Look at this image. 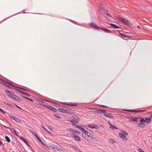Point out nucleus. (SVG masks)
<instances>
[{
  "label": "nucleus",
  "instance_id": "nucleus-1",
  "mask_svg": "<svg viewBox=\"0 0 152 152\" xmlns=\"http://www.w3.org/2000/svg\"><path fill=\"white\" fill-rule=\"evenodd\" d=\"M82 132H83L82 133V135L84 138L90 140H93V137L88 134V132L87 131L84 129Z\"/></svg>",
  "mask_w": 152,
  "mask_h": 152
},
{
  "label": "nucleus",
  "instance_id": "nucleus-2",
  "mask_svg": "<svg viewBox=\"0 0 152 152\" xmlns=\"http://www.w3.org/2000/svg\"><path fill=\"white\" fill-rule=\"evenodd\" d=\"M69 121L72 123V125H74L75 124H77L79 121V118L76 115H73L70 118Z\"/></svg>",
  "mask_w": 152,
  "mask_h": 152
},
{
  "label": "nucleus",
  "instance_id": "nucleus-3",
  "mask_svg": "<svg viewBox=\"0 0 152 152\" xmlns=\"http://www.w3.org/2000/svg\"><path fill=\"white\" fill-rule=\"evenodd\" d=\"M117 18L119 20L125 24L126 25H129V21L126 19H124L119 16Z\"/></svg>",
  "mask_w": 152,
  "mask_h": 152
},
{
  "label": "nucleus",
  "instance_id": "nucleus-4",
  "mask_svg": "<svg viewBox=\"0 0 152 152\" xmlns=\"http://www.w3.org/2000/svg\"><path fill=\"white\" fill-rule=\"evenodd\" d=\"M58 110L60 112L63 113H69L72 114V112L70 111V110H66L64 109H62L61 108H59L58 109Z\"/></svg>",
  "mask_w": 152,
  "mask_h": 152
},
{
  "label": "nucleus",
  "instance_id": "nucleus-5",
  "mask_svg": "<svg viewBox=\"0 0 152 152\" xmlns=\"http://www.w3.org/2000/svg\"><path fill=\"white\" fill-rule=\"evenodd\" d=\"M42 105L44 106L45 107H46L48 109H50V110L52 111H53L54 112H57L56 109L55 108L53 107H52L51 106L47 105H43V104H42Z\"/></svg>",
  "mask_w": 152,
  "mask_h": 152
},
{
  "label": "nucleus",
  "instance_id": "nucleus-6",
  "mask_svg": "<svg viewBox=\"0 0 152 152\" xmlns=\"http://www.w3.org/2000/svg\"><path fill=\"white\" fill-rule=\"evenodd\" d=\"M72 137L73 138H74L75 140L78 141H80L81 140L79 136L77 134H72L71 135Z\"/></svg>",
  "mask_w": 152,
  "mask_h": 152
},
{
  "label": "nucleus",
  "instance_id": "nucleus-7",
  "mask_svg": "<svg viewBox=\"0 0 152 152\" xmlns=\"http://www.w3.org/2000/svg\"><path fill=\"white\" fill-rule=\"evenodd\" d=\"M10 98L19 102H20L21 101V99L20 98L13 94H12V95Z\"/></svg>",
  "mask_w": 152,
  "mask_h": 152
},
{
  "label": "nucleus",
  "instance_id": "nucleus-8",
  "mask_svg": "<svg viewBox=\"0 0 152 152\" xmlns=\"http://www.w3.org/2000/svg\"><path fill=\"white\" fill-rule=\"evenodd\" d=\"M89 25L92 27L97 30L100 29V27H99L96 24L94 23H89Z\"/></svg>",
  "mask_w": 152,
  "mask_h": 152
},
{
  "label": "nucleus",
  "instance_id": "nucleus-9",
  "mask_svg": "<svg viewBox=\"0 0 152 152\" xmlns=\"http://www.w3.org/2000/svg\"><path fill=\"white\" fill-rule=\"evenodd\" d=\"M119 135L120 137L125 140H127V138L124 134L123 133H119Z\"/></svg>",
  "mask_w": 152,
  "mask_h": 152
},
{
  "label": "nucleus",
  "instance_id": "nucleus-10",
  "mask_svg": "<svg viewBox=\"0 0 152 152\" xmlns=\"http://www.w3.org/2000/svg\"><path fill=\"white\" fill-rule=\"evenodd\" d=\"M104 116L110 118H114V116H113L111 114L108 113L106 112L104 113Z\"/></svg>",
  "mask_w": 152,
  "mask_h": 152
},
{
  "label": "nucleus",
  "instance_id": "nucleus-11",
  "mask_svg": "<svg viewBox=\"0 0 152 152\" xmlns=\"http://www.w3.org/2000/svg\"><path fill=\"white\" fill-rule=\"evenodd\" d=\"M87 126L89 128L92 129H98V127L97 125L94 124H88L87 125Z\"/></svg>",
  "mask_w": 152,
  "mask_h": 152
},
{
  "label": "nucleus",
  "instance_id": "nucleus-12",
  "mask_svg": "<svg viewBox=\"0 0 152 152\" xmlns=\"http://www.w3.org/2000/svg\"><path fill=\"white\" fill-rule=\"evenodd\" d=\"M1 84H3L5 86H7V87L10 88V86L9 85H10L12 86H13L14 87H15V86H13V85L12 84H10L8 82H6V83H3V82H1Z\"/></svg>",
  "mask_w": 152,
  "mask_h": 152
},
{
  "label": "nucleus",
  "instance_id": "nucleus-13",
  "mask_svg": "<svg viewBox=\"0 0 152 152\" xmlns=\"http://www.w3.org/2000/svg\"><path fill=\"white\" fill-rule=\"evenodd\" d=\"M145 124H148L150 123L151 121V119L150 118H143Z\"/></svg>",
  "mask_w": 152,
  "mask_h": 152
},
{
  "label": "nucleus",
  "instance_id": "nucleus-14",
  "mask_svg": "<svg viewBox=\"0 0 152 152\" xmlns=\"http://www.w3.org/2000/svg\"><path fill=\"white\" fill-rule=\"evenodd\" d=\"M139 121L141 123V128L145 127V125L144 123V121L143 119V118L140 117Z\"/></svg>",
  "mask_w": 152,
  "mask_h": 152
},
{
  "label": "nucleus",
  "instance_id": "nucleus-15",
  "mask_svg": "<svg viewBox=\"0 0 152 152\" xmlns=\"http://www.w3.org/2000/svg\"><path fill=\"white\" fill-rule=\"evenodd\" d=\"M20 139L21 140H22L26 144V145L28 146V147H30L31 146L29 145V144L28 143V141L26 139H24L23 137H20Z\"/></svg>",
  "mask_w": 152,
  "mask_h": 152
},
{
  "label": "nucleus",
  "instance_id": "nucleus-16",
  "mask_svg": "<svg viewBox=\"0 0 152 152\" xmlns=\"http://www.w3.org/2000/svg\"><path fill=\"white\" fill-rule=\"evenodd\" d=\"M140 117L138 118L136 117L133 118L132 117L129 118H130V122H132L134 121L135 122H138L139 121V119H140Z\"/></svg>",
  "mask_w": 152,
  "mask_h": 152
},
{
  "label": "nucleus",
  "instance_id": "nucleus-17",
  "mask_svg": "<svg viewBox=\"0 0 152 152\" xmlns=\"http://www.w3.org/2000/svg\"><path fill=\"white\" fill-rule=\"evenodd\" d=\"M108 124L109 125V127L112 129H117L118 128L114 124H112L110 122H108Z\"/></svg>",
  "mask_w": 152,
  "mask_h": 152
},
{
  "label": "nucleus",
  "instance_id": "nucleus-18",
  "mask_svg": "<svg viewBox=\"0 0 152 152\" xmlns=\"http://www.w3.org/2000/svg\"><path fill=\"white\" fill-rule=\"evenodd\" d=\"M16 90L18 91L19 92H20V93L21 94H23L25 95L26 96H30V94L27 93L19 90Z\"/></svg>",
  "mask_w": 152,
  "mask_h": 152
},
{
  "label": "nucleus",
  "instance_id": "nucleus-19",
  "mask_svg": "<svg viewBox=\"0 0 152 152\" xmlns=\"http://www.w3.org/2000/svg\"><path fill=\"white\" fill-rule=\"evenodd\" d=\"M100 29L103 30V31H104L105 32V33H112V32L111 31H110V30L107 29V28H100Z\"/></svg>",
  "mask_w": 152,
  "mask_h": 152
},
{
  "label": "nucleus",
  "instance_id": "nucleus-20",
  "mask_svg": "<svg viewBox=\"0 0 152 152\" xmlns=\"http://www.w3.org/2000/svg\"><path fill=\"white\" fill-rule=\"evenodd\" d=\"M74 126H76V127L79 130H81L82 132L84 129V127L86 128V127L85 126H83V127H81V126H80L79 125H77L74 124Z\"/></svg>",
  "mask_w": 152,
  "mask_h": 152
},
{
  "label": "nucleus",
  "instance_id": "nucleus-21",
  "mask_svg": "<svg viewBox=\"0 0 152 152\" xmlns=\"http://www.w3.org/2000/svg\"><path fill=\"white\" fill-rule=\"evenodd\" d=\"M69 131L71 132H72L74 133H77L78 134H81V132L77 130H74L72 128H70L69 129Z\"/></svg>",
  "mask_w": 152,
  "mask_h": 152
},
{
  "label": "nucleus",
  "instance_id": "nucleus-22",
  "mask_svg": "<svg viewBox=\"0 0 152 152\" xmlns=\"http://www.w3.org/2000/svg\"><path fill=\"white\" fill-rule=\"evenodd\" d=\"M5 93L7 95H8L10 97H11L12 94H13V93H12L11 92L6 90H5Z\"/></svg>",
  "mask_w": 152,
  "mask_h": 152
},
{
  "label": "nucleus",
  "instance_id": "nucleus-23",
  "mask_svg": "<svg viewBox=\"0 0 152 152\" xmlns=\"http://www.w3.org/2000/svg\"><path fill=\"white\" fill-rule=\"evenodd\" d=\"M106 111V110H105L98 109L97 110V112L98 113L101 114L103 113L104 114Z\"/></svg>",
  "mask_w": 152,
  "mask_h": 152
},
{
  "label": "nucleus",
  "instance_id": "nucleus-24",
  "mask_svg": "<svg viewBox=\"0 0 152 152\" xmlns=\"http://www.w3.org/2000/svg\"><path fill=\"white\" fill-rule=\"evenodd\" d=\"M44 101H46V102H48L47 100H44V99H37V101L39 102V103H44Z\"/></svg>",
  "mask_w": 152,
  "mask_h": 152
},
{
  "label": "nucleus",
  "instance_id": "nucleus-25",
  "mask_svg": "<svg viewBox=\"0 0 152 152\" xmlns=\"http://www.w3.org/2000/svg\"><path fill=\"white\" fill-rule=\"evenodd\" d=\"M109 25H110V26H111L113 27H114L115 28H120V27H119L118 26L115 25V24H112V23H110L109 24Z\"/></svg>",
  "mask_w": 152,
  "mask_h": 152
},
{
  "label": "nucleus",
  "instance_id": "nucleus-26",
  "mask_svg": "<svg viewBox=\"0 0 152 152\" xmlns=\"http://www.w3.org/2000/svg\"><path fill=\"white\" fill-rule=\"evenodd\" d=\"M42 127L48 134H50L51 132L49 131L43 125L41 126Z\"/></svg>",
  "mask_w": 152,
  "mask_h": 152
},
{
  "label": "nucleus",
  "instance_id": "nucleus-27",
  "mask_svg": "<svg viewBox=\"0 0 152 152\" xmlns=\"http://www.w3.org/2000/svg\"><path fill=\"white\" fill-rule=\"evenodd\" d=\"M11 131L12 132V133L15 134L18 137V136L16 133V131L15 129H14L13 128L11 129Z\"/></svg>",
  "mask_w": 152,
  "mask_h": 152
},
{
  "label": "nucleus",
  "instance_id": "nucleus-28",
  "mask_svg": "<svg viewBox=\"0 0 152 152\" xmlns=\"http://www.w3.org/2000/svg\"><path fill=\"white\" fill-rule=\"evenodd\" d=\"M39 142L46 149L48 148H48V146L45 145L42 141V140H39Z\"/></svg>",
  "mask_w": 152,
  "mask_h": 152
},
{
  "label": "nucleus",
  "instance_id": "nucleus-29",
  "mask_svg": "<svg viewBox=\"0 0 152 152\" xmlns=\"http://www.w3.org/2000/svg\"><path fill=\"white\" fill-rule=\"evenodd\" d=\"M109 141L110 143H112V144L116 143V141L115 140L113 139L109 140Z\"/></svg>",
  "mask_w": 152,
  "mask_h": 152
},
{
  "label": "nucleus",
  "instance_id": "nucleus-30",
  "mask_svg": "<svg viewBox=\"0 0 152 152\" xmlns=\"http://www.w3.org/2000/svg\"><path fill=\"white\" fill-rule=\"evenodd\" d=\"M119 34L120 35H121V37L123 38L124 39V38L123 37L126 38V37H128L127 36V35L126 34H123L122 33H119Z\"/></svg>",
  "mask_w": 152,
  "mask_h": 152
},
{
  "label": "nucleus",
  "instance_id": "nucleus-31",
  "mask_svg": "<svg viewBox=\"0 0 152 152\" xmlns=\"http://www.w3.org/2000/svg\"><path fill=\"white\" fill-rule=\"evenodd\" d=\"M49 145L52 149H56V145H53L52 143H50Z\"/></svg>",
  "mask_w": 152,
  "mask_h": 152
},
{
  "label": "nucleus",
  "instance_id": "nucleus-32",
  "mask_svg": "<svg viewBox=\"0 0 152 152\" xmlns=\"http://www.w3.org/2000/svg\"><path fill=\"white\" fill-rule=\"evenodd\" d=\"M5 140H6L8 142H10V138L9 137H8L7 136H6L5 137Z\"/></svg>",
  "mask_w": 152,
  "mask_h": 152
},
{
  "label": "nucleus",
  "instance_id": "nucleus-33",
  "mask_svg": "<svg viewBox=\"0 0 152 152\" xmlns=\"http://www.w3.org/2000/svg\"><path fill=\"white\" fill-rule=\"evenodd\" d=\"M58 151H62V149L59 147L56 146V148Z\"/></svg>",
  "mask_w": 152,
  "mask_h": 152
},
{
  "label": "nucleus",
  "instance_id": "nucleus-34",
  "mask_svg": "<svg viewBox=\"0 0 152 152\" xmlns=\"http://www.w3.org/2000/svg\"><path fill=\"white\" fill-rule=\"evenodd\" d=\"M15 87L18 88H19L21 90H23L24 91H28L26 89H25V88H19V87Z\"/></svg>",
  "mask_w": 152,
  "mask_h": 152
},
{
  "label": "nucleus",
  "instance_id": "nucleus-35",
  "mask_svg": "<svg viewBox=\"0 0 152 152\" xmlns=\"http://www.w3.org/2000/svg\"><path fill=\"white\" fill-rule=\"evenodd\" d=\"M54 115L57 118L60 119L61 118V117L60 116H59L58 114H54Z\"/></svg>",
  "mask_w": 152,
  "mask_h": 152
},
{
  "label": "nucleus",
  "instance_id": "nucleus-36",
  "mask_svg": "<svg viewBox=\"0 0 152 152\" xmlns=\"http://www.w3.org/2000/svg\"><path fill=\"white\" fill-rule=\"evenodd\" d=\"M3 103L4 104H5L6 105H7L9 107H11L12 106L11 104H10L7 103L5 102H3Z\"/></svg>",
  "mask_w": 152,
  "mask_h": 152
},
{
  "label": "nucleus",
  "instance_id": "nucleus-37",
  "mask_svg": "<svg viewBox=\"0 0 152 152\" xmlns=\"http://www.w3.org/2000/svg\"><path fill=\"white\" fill-rule=\"evenodd\" d=\"M63 104H66L67 105H70V106H77V104H66V103H63Z\"/></svg>",
  "mask_w": 152,
  "mask_h": 152
},
{
  "label": "nucleus",
  "instance_id": "nucleus-38",
  "mask_svg": "<svg viewBox=\"0 0 152 152\" xmlns=\"http://www.w3.org/2000/svg\"><path fill=\"white\" fill-rule=\"evenodd\" d=\"M9 117L12 118V119L13 120L14 119H15V117L13 116H12V115H9Z\"/></svg>",
  "mask_w": 152,
  "mask_h": 152
},
{
  "label": "nucleus",
  "instance_id": "nucleus-39",
  "mask_svg": "<svg viewBox=\"0 0 152 152\" xmlns=\"http://www.w3.org/2000/svg\"><path fill=\"white\" fill-rule=\"evenodd\" d=\"M13 120H14L16 122H18L20 121L19 120L18 118H15V119H14Z\"/></svg>",
  "mask_w": 152,
  "mask_h": 152
},
{
  "label": "nucleus",
  "instance_id": "nucleus-40",
  "mask_svg": "<svg viewBox=\"0 0 152 152\" xmlns=\"http://www.w3.org/2000/svg\"><path fill=\"white\" fill-rule=\"evenodd\" d=\"M130 110V112H132L136 113V112H139V111H137V110Z\"/></svg>",
  "mask_w": 152,
  "mask_h": 152
},
{
  "label": "nucleus",
  "instance_id": "nucleus-41",
  "mask_svg": "<svg viewBox=\"0 0 152 152\" xmlns=\"http://www.w3.org/2000/svg\"><path fill=\"white\" fill-rule=\"evenodd\" d=\"M35 136L36 138L38 139L39 141V140H41L37 134H35Z\"/></svg>",
  "mask_w": 152,
  "mask_h": 152
},
{
  "label": "nucleus",
  "instance_id": "nucleus-42",
  "mask_svg": "<svg viewBox=\"0 0 152 152\" xmlns=\"http://www.w3.org/2000/svg\"><path fill=\"white\" fill-rule=\"evenodd\" d=\"M137 127H141V123H139V124H138L137 125Z\"/></svg>",
  "mask_w": 152,
  "mask_h": 152
},
{
  "label": "nucleus",
  "instance_id": "nucleus-43",
  "mask_svg": "<svg viewBox=\"0 0 152 152\" xmlns=\"http://www.w3.org/2000/svg\"><path fill=\"white\" fill-rule=\"evenodd\" d=\"M0 111L1 112H2V113H3L4 114H5L6 113V112L4 110H3L2 109L0 108Z\"/></svg>",
  "mask_w": 152,
  "mask_h": 152
},
{
  "label": "nucleus",
  "instance_id": "nucleus-44",
  "mask_svg": "<svg viewBox=\"0 0 152 152\" xmlns=\"http://www.w3.org/2000/svg\"><path fill=\"white\" fill-rule=\"evenodd\" d=\"M138 151L139 152H145L141 148H139L138 150Z\"/></svg>",
  "mask_w": 152,
  "mask_h": 152
},
{
  "label": "nucleus",
  "instance_id": "nucleus-45",
  "mask_svg": "<svg viewBox=\"0 0 152 152\" xmlns=\"http://www.w3.org/2000/svg\"><path fill=\"white\" fill-rule=\"evenodd\" d=\"M73 148H74L75 149L77 150L78 151V150H79L78 148H77V147L76 146H74L73 147Z\"/></svg>",
  "mask_w": 152,
  "mask_h": 152
},
{
  "label": "nucleus",
  "instance_id": "nucleus-46",
  "mask_svg": "<svg viewBox=\"0 0 152 152\" xmlns=\"http://www.w3.org/2000/svg\"><path fill=\"white\" fill-rule=\"evenodd\" d=\"M26 99L28 100H29L31 101H32V102H33V100L32 99L29 98L28 97L26 98Z\"/></svg>",
  "mask_w": 152,
  "mask_h": 152
},
{
  "label": "nucleus",
  "instance_id": "nucleus-47",
  "mask_svg": "<svg viewBox=\"0 0 152 152\" xmlns=\"http://www.w3.org/2000/svg\"><path fill=\"white\" fill-rule=\"evenodd\" d=\"M124 133H125V134H124L125 135H128V133L127 132H126L124 131Z\"/></svg>",
  "mask_w": 152,
  "mask_h": 152
},
{
  "label": "nucleus",
  "instance_id": "nucleus-48",
  "mask_svg": "<svg viewBox=\"0 0 152 152\" xmlns=\"http://www.w3.org/2000/svg\"><path fill=\"white\" fill-rule=\"evenodd\" d=\"M145 110H138V111H139V112H143L145 111Z\"/></svg>",
  "mask_w": 152,
  "mask_h": 152
},
{
  "label": "nucleus",
  "instance_id": "nucleus-49",
  "mask_svg": "<svg viewBox=\"0 0 152 152\" xmlns=\"http://www.w3.org/2000/svg\"><path fill=\"white\" fill-rule=\"evenodd\" d=\"M100 106H101V107H107V106H105V105H100Z\"/></svg>",
  "mask_w": 152,
  "mask_h": 152
},
{
  "label": "nucleus",
  "instance_id": "nucleus-50",
  "mask_svg": "<svg viewBox=\"0 0 152 152\" xmlns=\"http://www.w3.org/2000/svg\"><path fill=\"white\" fill-rule=\"evenodd\" d=\"M22 97L23 98H25V99H26V98H27V97H25V96H22Z\"/></svg>",
  "mask_w": 152,
  "mask_h": 152
},
{
  "label": "nucleus",
  "instance_id": "nucleus-51",
  "mask_svg": "<svg viewBox=\"0 0 152 152\" xmlns=\"http://www.w3.org/2000/svg\"><path fill=\"white\" fill-rule=\"evenodd\" d=\"M126 110V111H129V112H130V110Z\"/></svg>",
  "mask_w": 152,
  "mask_h": 152
},
{
  "label": "nucleus",
  "instance_id": "nucleus-52",
  "mask_svg": "<svg viewBox=\"0 0 152 152\" xmlns=\"http://www.w3.org/2000/svg\"><path fill=\"white\" fill-rule=\"evenodd\" d=\"M150 118H152V114H151V115H150Z\"/></svg>",
  "mask_w": 152,
  "mask_h": 152
},
{
  "label": "nucleus",
  "instance_id": "nucleus-53",
  "mask_svg": "<svg viewBox=\"0 0 152 152\" xmlns=\"http://www.w3.org/2000/svg\"><path fill=\"white\" fill-rule=\"evenodd\" d=\"M107 14L108 15L110 16V17H111V15H110V14L109 13H107Z\"/></svg>",
  "mask_w": 152,
  "mask_h": 152
},
{
  "label": "nucleus",
  "instance_id": "nucleus-54",
  "mask_svg": "<svg viewBox=\"0 0 152 152\" xmlns=\"http://www.w3.org/2000/svg\"><path fill=\"white\" fill-rule=\"evenodd\" d=\"M137 28L139 29H140V27L139 26H137Z\"/></svg>",
  "mask_w": 152,
  "mask_h": 152
},
{
  "label": "nucleus",
  "instance_id": "nucleus-55",
  "mask_svg": "<svg viewBox=\"0 0 152 152\" xmlns=\"http://www.w3.org/2000/svg\"><path fill=\"white\" fill-rule=\"evenodd\" d=\"M7 128H8L10 129L11 130V129L10 127H7Z\"/></svg>",
  "mask_w": 152,
  "mask_h": 152
},
{
  "label": "nucleus",
  "instance_id": "nucleus-56",
  "mask_svg": "<svg viewBox=\"0 0 152 152\" xmlns=\"http://www.w3.org/2000/svg\"><path fill=\"white\" fill-rule=\"evenodd\" d=\"M4 127H5V128H7V127H8L6 126H4Z\"/></svg>",
  "mask_w": 152,
  "mask_h": 152
},
{
  "label": "nucleus",
  "instance_id": "nucleus-57",
  "mask_svg": "<svg viewBox=\"0 0 152 152\" xmlns=\"http://www.w3.org/2000/svg\"><path fill=\"white\" fill-rule=\"evenodd\" d=\"M0 80H1V81H4L2 79H1V78H0Z\"/></svg>",
  "mask_w": 152,
  "mask_h": 152
},
{
  "label": "nucleus",
  "instance_id": "nucleus-58",
  "mask_svg": "<svg viewBox=\"0 0 152 152\" xmlns=\"http://www.w3.org/2000/svg\"><path fill=\"white\" fill-rule=\"evenodd\" d=\"M17 107H18V108H21L20 107H19L18 106H17Z\"/></svg>",
  "mask_w": 152,
  "mask_h": 152
},
{
  "label": "nucleus",
  "instance_id": "nucleus-59",
  "mask_svg": "<svg viewBox=\"0 0 152 152\" xmlns=\"http://www.w3.org/2000/svg\"><path fill=\"white\" fill-rule=\"evenodd\" d=\"M7 19V18H6V19H4V20L3 21H4V20H6Z\"/></svg>",
  "mask_w": 152,
  "mask_h": 152
},
{
  "label": "nucleus",
  "instance_id": "nucleus-60",
  "mask_svg": "<svg viewBox=\"0 0 152 152\" xmlns=\"http://www.w3.org/2000/svg\"><path fill=\"white\" fill-rule=\"evenodd\" d=\"M116 31L117 32H118V31L116 30Z\"/></svg>",
  "mask_w": 152,
  "mask_h": 152
},
{
  "label": "nucleus",
  "instance_id": "nucleus-61",
  "mask_svg": "<svg viewBox=\"0 0 152 152\" xmlns=\"http://www.w3.org/2000/svg\"><path fill=\"white\" fill-rule=\"evenodd\" d=\"M151 148H152V147H151Z\"/></svg>",
  "mask_w": 152,
  "mask_h": 152
}]
</instances>
